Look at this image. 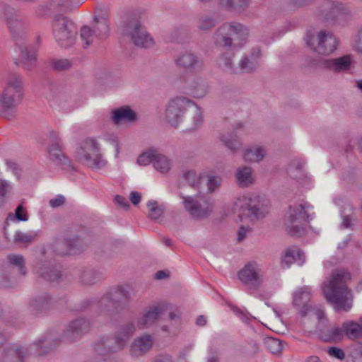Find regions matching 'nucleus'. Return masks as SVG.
Listing matches in <instances>:
<instances>
[{
	"instance_id": "obj_1",
	"label": "nucleus",
	"mask_w": 362,
	"mask_h": 362,
	"mask_svg": "<svg viewBox=\"0 0 362 362\" xmlns=\"http://www.w3.org/2000/svg\"><path fill=\"white\" fill-rule=\"evenodd\" d=\"M165 119L175 128L183 123L188 130L198 129L204 120L202 109L193 100L183 96L175 97L168 103Z\"/></svg>"
},
{
	"instance_id": "obj_2",
	"label": "nucleus",
	"mask_w": 362,
	"mask_h": 362,
	"mask_svg": "<svg viewBox=\"0 0 362 362\" xmlns=\"http://www.w3.org/2000/svg\"><path fill=\"white\" fill-rule=\"evenodd\" d=\"M349 272L344 269L332 271L329 279L322 284V291L327 300L337 311H349L353 305V293L346 286L350 280Z\"/></svg>"
},
{
	"instance_id": "obj_3",
	"label": "nucleus",
	"mask_w": 362,
	"mask_h": 362,
	"mask_svg": "<svg viewBox=\"0 0 362 362\" xmlns=\"http://www.w3.org/2000/svg\"><path fill=\"white\" fill-rule=\"evenodd\" d=\"M6 24L12 34L16 45L21 51V62L23 68L31 71L37 62L36 49L33 46H26L24 45L25 30L27 29L28 23L23 17L13 8L5 5L4 7Z\"/></svg>"
},
{
	"instance_id": "obj_4",
	"label": "nucleus",
	"mask_w": 362,
	"mask_h": 362,
	"mask_svg": "<svg viewBox=\"0 0 362 362\" xmlns=\"http://www.w3.org/2000/svg\"><path fill=\"white\" fill-rule=\"evenodd\" d=\"M249 30L244 25L235 22H226L218 26L212 35L214 46L218 49L238 51L247 42Z\"/></svg>"
},
{
	"instance_id": "obj_5",
	"label": "nucleus",
	"mask_w": 362,
	"mask_h": 362,
	"mask_svg": "<svg viewBox=\"0 0 362 362\" xmlns=\"http://www.w3.org/2000/svg\"><path fill=\"white\" fill-rule=\"evenodd\" d=\"M130 288L117 286L105 293L98 301L100 313L112 325L116 326L119 321L122 313L131 301Z\"/></svg>"
},
{
	"instance_id": "obj_6",
	"label": "nucleus",
	"mask_w": 362,
	"mask_h": 362,
	"mask_svg": "<svg viewBox=\"0 0 362 362\" xmlns=\"http://www.w3.org/2000/svg\"><path fill=\"white\" fill-rule=\"evenodd\" d=\"M121 33L135 46L141 48L153 47L154 41L141 21V15L136 11L126 12L122 17Z\"/></svg>"
},
{
	"instance_id": "obj_7",
	"label": "nucleus",
	"mask_w": 362,
	"mask_h": 362,
	"mask_svg": "<svg viewBox=\"0 0 362 362\" xmlns=\"http://www.w3.org/2000/svg\"><path fill=\"white\" fill-rule=\"evenodd\" d=\"M23 78L20 74H11L6 86L0 93V115L7 119L14 117L17 106L23 98Z\"/></svg>"
},
{
	"instance_id": "obj_8",
	"label": "nucleus",
	"mask_w": 362,
	"mask_h": 362,
	"mask_svg": "<svg viewBox=\"0 0 362 362\" xmlns=\"http://www.w3.org/2000/svg\"><path fill=\"white\" fill-rule=\"evenodd\" d=\"M135 331L136 326L133 322L124 323L118 328L112 338L100 337L94 345L95 351L100 356H105L122 350Z\"/></svg>"
},
{
	"instance_id": "obj_9",
	"label": "nucleus",
	"mask_w": 362,
	"mask_h": 362,
	"mask_svg": "<svg viewBox=\"0 0 362 362\" xmlns=\"http://www.w3.org/2000/svg\"><path fill=\"white\" fill-rule=\"evenodd\" d=\"M52 33L59 45L63 48L71 47L77 35L74 23L62 14L55 15L52 23Z\"/></svg>"
},
{
	"instance_id": "obj_10",
	"label": "nucleus",
	"mask_w": 362,
	"mask_h": 362,
	"mask_svg": "<svg viewBox=\"0 0 362 362\" xmlns=\"http://www.w3.org/2000/svg\"><path fill=\"white\" fill-rule=\"evenodd\" d=\"M310 208L312 206L306 202L289 207L285 226L290 235L301 236L304 233L306 223L312 218L309 214Z\"/></svg>"
},
{
	"instance_id": "obj_11",
	"label": "nucleus",
	"mask_w": 362,
	"mask_h": 362,
	"mask_svg": "<svg viewBox=\"0 0 362 362\" xmlns=\"http://www.w3.org/2000/svg\"><path fill=\"white\" fill-rule=\"evenodd\" d=\"M78 158L91 168H101L106 165V161L100 153L98 143L94 139H86L77 151Z\"/></svg>"
},
{
	"instance_id": "obj_12",
	"label": "nucleus",
	"mask_w": 362,
	"mask_h": 362,
	"mask_svg": "<svg viewBox=\"0 0 362 362\" xmlns=\"http://www.w3.org/2000/svg\"><path fill=\"white\" fill-rule=\"evenodd\" d=\"M307 44L318 54L327 55L336 50L338 42L332 33L321 30L317 35L308 36Z\"/></svg>"
},
{
	"instance_id": "obj_13",
	"label": "nucleus",
	"mask_w": 362,
	"mask_h": 362,
	"mask_svg": "<svg viewBox=\"0 0 362 362\" xmlns=\"http://www.w3.org/2000/svg\"><path fill=\"white\" fill-rule=\"evenodd\" d=\"M179 196L182 199L185 209L195 219H202L209 216L213 211V205L207 199H197L192 196Z\"/></svg>"
},
{
	"instance_id": "obj_14",
	"label": "nucleus",
	"mask_w": 362,
	"mask_h": 362,
	"mask_svg": "<svg viewBox=\"0 0 362 362\" xmlns=\"http://www.w3.org/2000/svg\"><path fill=\"white\" fill-rule=\"evenodd\" d=\"M240 281L250 289L257 290L263 282V272L255 262H249L238 274Z\"/></svg>"
},
{
	"instance_id": "obj_15",
	"label": "nucleus",
	"mask_w": 362,
	"mask_h": 362,
	"mask_svg": "<svg viewBox=\"0 0 362 362\" xmlns=\"http://www.w3.org/2000/svg\"><path fill=\"white\" fill-rule=\"evenodd\" d=\"M350 14L349 9L338 1H325L320 7L318 16L323 21L334 23Z\"/></svg>"
},
{
	"instance_id": "obj_16",
	"label": "nucleus",
	"mask_w": 362,
	"mask_h": 362,
	"mask_svg": "<svg viewBox=\"0 0 362 362\" xmlns=\"http://www.w3.org/2000/svg\"><path fill=\"white\" fill-rule=\"evenodd\" d=\"M92 327L91 321L84 317L71 320L64 331L62 339L66 341H75L89 332Z\"/></svg>"
},
{
	"instance_id": "obj_17",
	"label": "nucleus",
	"mask_w": 362,
	"mask_h": 362,
	"mask_svg": "<svg viewBox=\"0 0 362 362\" xmlns=\"http://www.w3.org/2000/svg\"><path fill=\"white\" fill-rule=\"evenodd\" d=\"M240 206L243 214L251 221L259 220L267 214V207L258 196L243 197Z\"/></svg>"
},
{
	"instance_id": "obj_18",
	"label": "nucleus",
	"mask_w": 362,
	"mask_h": 362,
	"mask_svg": "<svg viewBox=\"0 0 362 362\" xmlns=\"http://www.w3.org/2000/svg\"><path fill=\"white\" fill-rule=\"evenodd\" d=\"M77 6L71 0H48L40 4L36 9V15L48 17L57 12H67Z\"/></svg>"
},
{
	"instance_id": "obj_19",
	"label": "nucleus",
	"mask_w": 362,
	"mask_h": 362,
	"mask_svg": "<svg viewBox=\"0 0 362 362\" xmlns=\"http://www.w3.org/2000/svg\"><path fill=\"white\" fill-rule=\"evenodd\" d=\"M176 66L182 70L192 73L203 67V61L194 52L185 51L175 59Z\"/></svg>"
},
{
	"instance_id": "obj_20",
	"label": "nucleus",
	"mask_w": 362,
	"mask_h": 362,
	"mask_svg": "<svg viewBox=\"0 0 362 362\" xmlns=\"http://www.w3.org/2000/svg\"><path fill=\"white\" fill-rule=\"evenodd\" d=\"M33 269L38 278L46 281H58L62 276L61 271L47 261L39 260L35 264Z\"/></svg>"
},
{
	"instance_id": "obj_21",
	"label": "nucleus",
	"mask_w": 362,
	"mask_h": 362,
	"mask_svg": "<svg viewBox=\"0 0 362 362\" xmlns=\"http://www.w3.org/2000/svg\"><path fill=\"white\" fill-rule=\"evenodd\" d=\"M6 269L16 279L25 276L28 269L25 257L21 254H8L6 257Z\"/></svg>"
},
{
	"instance_id": "obj_22",
	"label": "nucleus",
	"mask_w": 362,
	"mask_h": 362,
	"mask_svg": "<svg viewBox=\"0 0 362 362\" xmlns=\"http://www.w3.org/2000/svg\"><path fill=\"white\" fill-rule=\"evenodd\" d=\"M50 160L62 170L66 172L74 170V167L71 160L64 154L62 151V145L59 141H54L50 145L48 149Z\"/></svg>"
},
{
	"instance_id": "obj_23",
	"label": "nucleus",
	"mask_w": 362,
	"mask_h": 362,
	"mask_svg": "<svg viewBox=\"0 0 362 362\" xmlns=\"http://www.w3.org/2000/svg\"><path fill=\"white\" fill-rule=\"evenodd\" d=\"M261 55V50L259 47H254L249 54H244L238 64V74L255 71L259 65Z\"/></svg>"
},
{
	"instance_id": "obj_24",
	"label": "nucleus",
	"mask_w": 362,
	"mask_h": 362,
	"mask_svg": "<svg viewBox=\"0 0 362 362\" xmlns=\"http://www.w3.org/2000/svg\"><path fill=\"white\" fill-rule=\"evenodd\" d=\"M153 339L151 334H145L134 339L129 347V353L133 357L143 356L153 347Z\"/></svg>"
},
{
	"instance_id": "obj_25",
	"label": "nucleus",
	"mask_w": 362,
	"mask_h": 362,
	"mask_svg": "<svg viewBox=\"0 0 362 362\" xmlns=\"http://www.w3.org/2000/svg\"><path fill=\"white\" fill-rule=\"evenodd\" d=\"M93 30L98 35V40L106 39L110 33L108 15L107 12L98 8L96 10L93 18Z\"/></svg>"
},
{
	"instance_id": "obj_26",
	"label": "nucleus",
	"mask_w": 362,
	"mask_h": 362,
	"mask_svg": "<svg viewBox=\"0 0 362 362\" xmlns=\"http://www.w3.org/2000/svg\"><path fill=\"white\" fill-rule=\"evenodd\" d=\"M82 249V241L78 236L64 239L54 245V251L59 255L76 254Z\"/></svg>"
},
{
	"instance_id": "obj_27",
	"label": "nucleus",
	"mask_w": 362,
	"mask_h": 362,
	"mask_svg": "<svg viewBox=\"0 0 362 362\" xmlns=\"http://www.w3.org/2000/svg\"><path fill=\"white\" fill-rule=\"evenodd\" d=\"M52 303V297L49 293H44L30 299L28 309L30 314L37 315L50 308Z\"/></svg>"
},
{
	"instance_id": "obj_28",
	"label": "nucleus",
	"mask_w": 362,
	"mask_h": 362,
	"mask_svg": "<svg viewBox=\"0 0 362 362\" xmlns=\"http://www.w3.org/2000/svg\"><path fill=\"white\" fill-rule=\"evenodd\" d=\"M310 300V291L307 286L299 288L293 293V304L298 309L302 317L305 316L310 310V307L308 304Z\"/></svg>"
},
{
	"instance_id": "obj_29",
	"label": "nucleus",
	"mask_w": 362,
	"mask_h": 362,
	"mask_svg": "<svg viewBox=\"0 0 362 362\" xmlns=\"http://www.w3.org/2000/svg\"><path fill=\"white\" fill-rule=\"evenodd\" d=\"M352 59L350 55H344L334 59H323L320 66L334 72L347 71L350 69Z\"/></svg>"
},
{
	"instance_id": "obj_30",
	"label": "nucleus",
	"mask_w": 362,
	"mask_h": 362,
	"mask_svg": "<svg viewBox=\"0 0 362 362\" xmlns=\"http://www.w3.org/2000/svg\"><path fill=\"white\" fill-rule=\"evenodd\" d=\"M235 179L237 185L240 188H246L255 183L253 170L247 165L240 166L237 168L235 173Z\"/></svg>"
},
{
	"instance_id": "obj_31",
	"label": "nucleus",
	"mask_w": 362,
	"mask_h": 362,
	"mask_svg": "<svg viewBox=\"0 0 362 362\" xmlns=\"http://www.w3.org/2000/svg\"><path fill=\"white\" fill-rule=\"evenodd\" d=\"M188 90L192 97L202 98L209 93L210 86L206 79L196 76L189 83Z\"/></svg>"
},
{
	"instance_id": "obj_32",
	"label": "nucleus",
	"mask_w": 362,
	"mask_h": 362,
	"mask_svg": "<svg viewBox=\"0 0 362 362\" xmlns=\"http://www.w3.org/2000/svg\"><path fill=\"white\" fill-rule=\"evenodd\" d=\"M267 149L259 145H252L246 148L243 154V159L246 163H259L264 159Z\"/></svg>"
},
{
	"instance_id": "obj_33",
	"label": "nucleus",
	"mask_w": 362,
	"mask_h": 362,
	"mask_svg": "<svg viewBox=\"0 0 362 362\" xmlns=\"http://www.w3.org/2000/svg\"><path fill=\"white\" fill-rule=\"evenodd\" d=\"M104 279L103 274L98 269L91 267L83 268L79 274V280L84 285H93Z\"/></svg>"
},
{
	"instance_id": "obj_34",
	"label": "nucleus",
	"mask_w": 362,
	"mask_h": 362,
	"mask_svg": "<svg viewBox=\"0 0 362 362\" xmlns=\"http://www.w3.org/2000/svg\"><path fill=\"white\" fill-rule=\"evenodd\" d=\"M60 339L52 334H46L35 344L39 355H45L59 344Z\"/></svg>"
},
{
	"instance_id": "obj_35",
	"label": "nucleus",
	"mask_w": 362,
	"mask_h": 362,
	"mask_svg": "<svg viewBox=\"0 0 362 362\" xmlns=\"http://www.w3.org/2000/svg\"><path fill=\"white\" fill-rule=\"evenodd\" d=\"M220 140L232 154L237 153L243 146V142L235 132L221 134Z\"/></svg>"
},
{
	"instance_id": "obj_36",
	"label": "nucleus",
	"mask_w": 362,
	"mask_h": 362,
	"mask_svg": "<svg viewBox=\"0 0 362 362\" xmlns=\"http://www.w3.org/2000/svg\"><path fill=\"white\" fill-rule=\"evenodd\" d=\"M305 254L300 249L288 248L285 251L281 257V265L284 267H289L293 262H298L302 265L305 262Z\"/></svg>"
},
{
	"instance_id": "obj_37",
	"label": "nucleus",
	"mask_w": 362,
	"mask_h": 362,
	"mask_svg": "<svg viewBox=\"0 0 362 362\" xmlns=\"http://www.w3.org/2000/svg\"><path fill=\"white\" fill-rule=\"evenodd\" d=\"M112 119L115 124L132 122L136 119V114L129 106L112 110Z\"/></svg>"
},
{
	"instance_id": "obj_38",
	"label": "nucleus",
	"mask_w": 362,
	"mask_h": 362,
	"mask_svg": "<svg viewBox=\"0 0 362 362\" xmlns=\"http://www.w3.org/2000/svg\"><path fill=\"white\" fill-rule=\"evenodd\" d=\"M49 101L54 105H57L62 108L72 107L70 104L71 95L67 91L58 88H54L52 89Z\"/></svg>"
},
{
	"instance_id": "obj_39",
	"label": "nucleus",
	"mask_w": 362,
	"mask_h": 362,
	"mask_svg": "<svg viewBox=\"0 0 362 362\" xmlns=\"http://www.w3.org/2000/svg\"><path fill=\"white\" fill-rule=\"evenodd\" d=\"M341 326L343 335H345L348 339L356 340L362 338V327L359 321H346L342 323Z\"/></svg>"
},
{
	"instance_id": "obj_40",
	"label": "nucleus",
	"mask_w": 362,
	"mask_h": 362,
	"mask_svg": "<svg viewBox=\"0 0 362 362\" xmlns=\"http://www.w3.org/2000/svg\"><path fill=\"white\" fill-rule=\"evenodd\" d=\"M235 54L226 51L220 54L218 59V66L224 71L230 74H238V65L234 62Z\"/></svg>"
},
{
	"instance_id": "obj_41",
	"label": "nucleus",
	"mask_w": 362,
	"mask_h": 362,
	"mask_svg": "<svg viewBox=\"0 0 362 362\" xmlns=\"http://www.w3.org/2000/svg\"><path fill=\"white\" fill-rule=\"evenodd\" d=\"M163 313V309L160 306L151 307L142 317L138 320V325L140 328L149 327L153 324Z\"/></svg>"
},
{
	"instance_id": "obj_42",
	"label": "nucleus",
	"mask_w": 362,
	"mask_h": 362,
	"mask_svg": "<svg viewBox=\"0 0 362 362\" xmlns=\"http://www.w3.org/2000/svg\"><path fill=\"white\" fill-rule=\"evenodd\" d=\"M25 351L22 346H11L6 348L2 358L4 362H23Z\"/></svg>"
},
{
	"instance_id": "obj_43",
	"label": "nucleus",
	"mask_w": 362,
	"mask_h": 362,
	"mask_svg": "<svg viewBox=\"0 0 362 362\" xmlns=\"http://www.w3.org/2000/svg\"><path fill=\"white\" fill-rule=\"evenodd\" d=\"M320 337L325 342H337L340 341L343 337L342 327H333L322 329L320 332Z\"/></svg>"
},
{
	"instance_id": "obj_44",
	"label": "nucleus",
	"mask_w": 362,
	"mask_h": 362,
	"mask_svg": "<svg viewBox=\"0 0 362 362\" xmlns=\"http://www.w3.org/2000/svg\"><path fill=\"white\" fill-rule=\"evenodd\" d=\"M218 23L214 15L205 13L200 16L197 21V28L203 32L211 31Z\"/></svg>"
},
{
	"instance_id": "obj_45",
	"label": "nucleus",
	"mask_w": 362,
	"mask_h": 362,
	"mask_svg": "<svg viewBox=\"0 0 362 362\" xmlns=\"http://www.w3.org/2000/svg\"><path fill=\"white\" fill-rule=\"evenodd\" d=\"M153 165L157 171L161 173H166L170 170L172 162L166 156L160 153L156 149Z\"/></svg>"
},
{
	"instance_id": "obj_46",
	"label": "nucleus",
	"mask_w": 362,
	"mask_h": 362,
	"mask_svg": "<svg viewBox=\"0 0 362 362\" xmlns=\"http://www.w3.org/2000/svg\"><path fill=\"white\" fill-rule=\"evenodd\" d=\"M219 4L229 11L241 12L250 5L251 0H218Z\"/></svg>"
},
{
	"instance_id": "obj_47",
	"label": "nucleus",
	"mask_w": 362,
	"mask_h": 362,
	"mask_svg": "<svg viewBox=\"0 0 362 362\" xmlns=\"http://www.w3.org/2000/svg\"><path fill=\"white\" fill-rule=\"evenodd\" d=\"M182 178L185 182L186 185L197 191L199 190L202 184V177L195 170H190L184 172Z\"/></svg>"
},
{
	"instance_id": "obj_48",
	"label": "nucleus",
	"mask_w": 362,
	"mask_h": 362,
	"mask_svg": "<svg viewBox=\"0 0 362 362\" xmlns=\"http://www.w3.org/2000/svg\"><path fill=\"white\" fill-rule=\"evenodd\" d=\"M147 207L148 209V217L151 220L157 221L163 217L164 206L163 205H159L157 201H148Z\"/></svg>"
},
{
	"instance_id": "obj_49",
	"label": "nucleus",
	"mask_w": 362,
	"mask_h": 362,
	"mask_svg": "<svg viewBox=\"0 0 362 362\" xmlns=\"http://www.w3.org/2000/svg\"><path fill=\"white\" fill-rule=\"evenodd\" d=\"M81 38L85 47L90 45L95 40L98 39L95 30L88 25H84L81 28Z\"/></svg>"
},
{
	"instance_id": "obj_50",
	"label": "nucleus",
	"mask_w": 362,
	"mask_h": 362,
	"mask_svg": "<svg viewBox=\"0 0 362 362\" xmlns=\"http://www.w3.org/2000/svg\"><path fill=\"white\" fill-rule=\"evenodd\" d=\"M17 281V279L11 274L8 272V269L0 270V287L10 288L13 286Z\"/></svg>"
},
{
	"instance_id": "obj_51",
	"label": "nucleus",
	"mask_w": 362,
	"mask_h": 362,
	"mask_svg": "<svg viewBox=\"0 0 362 362\" xmlns=\"http://www.w3.org/2000/svg\"><path fill=\"white\" fill-rule=\"evenodd\" d=\"M344 209L341 211V214L343 218L341 226L346 228H351L353 218L351 215L353 214V206L347 203L344 205Z\"/></svg>"
},
{
	"instance_id": "obj_52",
	"label": "nucleus",
	"mask_w": 362,
	"mask_h": 362,
	"mask_svg": "<svg viewBox=\"0 0 362 362\" xmlns=\"http://www.w3.org/2000/svg\"><path fill=\"white\" fill-rule=\"evenodd\" d=\"M156 153V148H150L144 152L138 157L137 163L141 166H146L151 163L153 165Z\"/></svg>"
},
{
	"instance_id": "obj_53",
	"label": "nucleus",
	"mask_w": 362,
	"mask_h": 362,
	"mask_svg": "<svg viewBox=\"0 0 362 362\" xmlns=\"http://www.w3.org/2000/svg\"><path fill=\"white\" fill-rule=\"evenodd\" d=\"M264 344L267 350L274 354L280 353L283 349L281 341L274 337H268L265 339Z\"/></svg>"
},
{
	"instance_id": "obj_54",
	"label": "nucleus",
	"mask_w": 362,
	"mask_h": 362,
	"mask_svg": "<svg viewBox=\"0 0 362 362\" xmlns=\"http://www.w3.org/2000/svg\"><path fill=\"white\" fill-rule=\"evenodd\" d=\"M222 182V178L220 176L209 175L207 180V192L213 193L219 188Z\"/></svg>"
},
{
	"instance_id": "obj_55",
	"label": "nucleus",
	"mask_w": 362,
	"mask_h": 362,
	"mask_svg": "<svg viewBox=\"0 0 362 362\" xmlns=\"http://www.w3.org/2000/svg\"><path fill=\"white\" fill-rule=\"evenodd\" d=\"M73 66L71 61L67 59H55L52 62V66L57 71H66L71 69Z\"/></svg>"
},
{
	"instance_id": "obj_56",
	"label": "nucleus",
	"mask_w": 362,
	"mask_h": 362,
	"mask_svg": "<svg viewBox=\"0 0 362 362\" xmlns=\"http://www.w3.org/2000/svg\"><path fill=\"white\" fill-rule=\"evenodd\" d=\"M35 236V235L18 231L14 235V241L18 243H28L32 242Z\"/></svg>"
},
{
	"instance_id": "obj_57",
	"label": "nucleus",
	"mask_w": 362,
	"mask_h": 362,
	"mask_svg": "<svg viewBox=\"0 0 362 362\" xmlns=\"http://www.w3.org/2000/svg\"><path fill=\"white\" fill-rule=\"evenodd\" d=\"M14 218L19 221H28V214L22 204H19L16 209Z\"/></svg>"
},
{
	"instance_id": "obj_58",
	"label": "nucleus",
	"mask_w": 362,
	"mask_h": 362,
	"mask_svg": "<svg viewBox=\"0 0 362 362\" xmlns=\"http://www.w3.org/2000/svg\"><path fill=\"white\" fill-rule=\"evenodd\" d=\"M327 353L330 356L339 360H343L345 358L344 351L338 347L333 346L329 348Z\"/></svg>"
},
{
	"instance_id": "obj_59",
	"label": "nucleus",
	"mask_w": 362,
	"mask_h": 362,
	"mask_svg": "<svg viewBox=\"0 0 362 362\" xmlns=\"http://www.w3.org/2000/svg\"><path fill=\"white\" fill-rule=\"evenodd\" d=\"M9 189L10 185L8 182L6 180L0 179V207L3 204L4 197Z\"/></svg>"
},
{
	"instance_id": "obj_60",
	"label": "nucleus",
	"mask_w": 362,
	"mask_h": 362,
	"mask_svg": "<svg viewBox=\"0 0 362 362\" xmlns=\"http://www.w3.org/2000/svg\"><path fill=\"white\" fill-rule=\"evenodd\" d=\"M64 203L65 197L61 194H59L56 197L51 199L49 202V206L52 208H57L62 206Z\"/></svg>"
},
{
	"instance_id": "obj_61",
	"label": "nucleus",
	"mask_w": 362,
	"mask_h": 362,
	"mask_svg": "<svg viewBox=\"0 0 362 362\" xmlns=\"http://www.w3.org/2000/svg\"><path fill=\"white\" fill-rule=\"evenodd\" d=\"M153 362H175L171 355L168 354H161L156 356Z\"/></svg>"
},
{
	"instance_id": "obj_62",
	"label": "nucleus",
	"mask_w": 362,
	"mask_h": 362,
	"mask_svg": "<svg viewBox=\"0 0 362 362\" xmlns=\"http://www.w3.org/2000/svg\"><path fill=\"white\" fill-rule=\"evenodd\" d=\"M115 202L120 206L127 209L129 207V204L127 199L121 195H116L115 197Z\"/></svg>"
},
{
	"instance_id": "obj_63",
	"label": "nucleus",
	"mask_w": 362,
	"mask_h": 362,
	"mask_svg": "<svg viewBox=\"0 0 362 362\" xmlns=\"http://www.w3.org/2000/svg\"><path fill=\"white\" fill-rule=\"evenodd\" d=\"M209 357L208 358L207 362H218V350L214 347L209 349Z\"/></svg>"
},
{
	"instance_id": "obj_64",
	"label": "nucleus",
	"mask_w": 362,
	"mask_h": 362,
	"mask_svg": "<svg viewBox=\"0 0 362 362\" xmlns=\"http://www.w3.org/2000/svg\"><path fill=\"white\" fill-rule=\"evenodd\" d=\"M141 199V194L136 191H133L130 193L129 199L134 205H137Z\"/></svg>"
}]
</instances>
